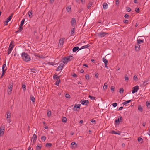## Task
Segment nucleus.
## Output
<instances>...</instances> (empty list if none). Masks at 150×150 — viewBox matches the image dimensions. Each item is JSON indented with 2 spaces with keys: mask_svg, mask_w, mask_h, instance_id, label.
<instances>
[{
  "mask_svg": "<svg viewBox=\"0 0 150 150\" xmlns=\"http://www.w3.org/2000/svg\"><path fill=\"white\" fill-rule=\"evenodd\" d=\"M21 56L22 59L25 62H28L31 60L30 56L25 52L22 53Z\"/></svg>",
  "mask_w": 150,
  "mask_h": 150,
  "instance_id": "nucleus-1",
  "label": "nucleus"
},
{
  "mask_svg": "<svg viewBox=\"0 0 150 150\" xmlns=\"http://www.w3.org/2000/svg\"><path fill=\"white\" fill-rule=\"evenodd\" d=\"M73 57L71 56H67L63 58L62 60V61L65 64H67L73 59Z\"/></svg>",
  "mask_w": 150,
  "mask_h": 150,
  "instance_id": "nucleus-2",
  "label": "nucleus"
},
{
  "mask_svg": "<svg viewBox=\"0 0 150 150\" xmlns=\"http://www.w3.org/2000/svg\"><path fill=\"white\" fill-rule=\"evenodd\" d=\"M13 44L14 42L13 41H12L10 43L8 49V55H9L11 52V51L14 47Z\"/></svg>",
  "mask_w": 150,
  "mask_h": 150,
  "instance_id": "nucleus-3",
  "label": "nucleus"
},
{
  "mask_svg": "<svg viewBox=\"0 0 150 150\" xmlns=\"http://www.w3.org/2000/svg\"><path fill=\"white\" fill-rule=\"evenodd\" d=\"M81 106V105L80 104H75L74 105V108H73V110L74 111H79L80 108Z\"/></svg>",
  "mask_w": 150,
  "mask_h": 150,
  "instance_id": "nucleus-4",
  "label": "nucleus"
},
{
  "mask_svg": "<svg viewBox=\"0 0 150 150\" xmlns=\"http://www.w3.org/2000/svg\"><path fill=\"white\" fill-rule=\"evenodd\" d=\"M71 25L73 27H75L76 25V22L75 18H72Z\"/></svg>",
  "mask_w": 150,
  "mask_h": 150,
  "instance_id": "nucleus-5",
  "label": "nucleus"
},
{
  "mask_svg": "<svg viewBox=\"0 0 150 150\" xmlns=\"http://www.w3.org/2000/svg\"><path fill=\"white\" fill-rule=\"evenodd\" d=\"M4 131V126L1 125L0 127V136H2Z\"/></svg>",
  "mask_w": 150,
  "mask_h": 150,
  "instance_id": "nucleus-6",
  "label": "nucleus"
},
{
  "mask_svg": "<svg viewBox=\"0 0 150 150\" xmlns=\"http://www.w3.org/2000/svg\"><path fill=\"white\" fill-rule=\"evenodd\" d=\"M139 89V86H136L133 87L132 88V93L133 94L136 92Z\"/></svg>",
  "mask_w": 150,
  "mask_h": 150,
  "instance_id": "nucleus-7",
  "label": "nucleus"
},
{
  "mask_svg": "<svg viewBox=\"0 0 150 150\" xmlns=\"http://www.w3.org/2000/svg\"><path fill=\"white\" fill-rule=\"evenodd\" d=\"M13 85L11 84H9L8 88V94H11L12 90Z\"/></svg>",
  "mask_w": 150,
  "mask_h": 150,
  "instance_id": "nucleus-8",
  "label": "nucleus"
},
{
  "mask_svg": "<svg viewBox=\"0 0 150 150\" xmlns=\"http://www.w3.org/2000/svg\"><path fill=\"white\" fill-rule=\"evenodd\" d=\"M64 40L65 38H61L59 40V45L60 46H62L63 45Z\"/></svg>",
  "mask_w": 150,
  "mask_h": 150,
  "instance_id": "nucleus-9",
  "label": "nucleus"
},
{
  "mask_svg": "<svg viewBox=\"0 0 150 150\" xmlns=\"http://www.w3.org/2000/svg\"><path fill=\"white\" fill-rule=\"evenodd\" d=\"M80 102L83 105H87L88 103V101L87 100H81Z\"/></svg>",
  "mask_w": 150,
  "mask_h": 150,
  "instance_id": "nucleus-10",
  "label": "nucleus"
},
{
  "mask_svg": "<svg viewBox=\"0 0 150 150\" xmlns=\"http://www.w3.org/2000/svg\"><path fill=\"white\" fill-rule=\"evenodd\" d=\"M108 33L106 32H101L98 34V35L99 37L102 38L105 36Z\"/></svg>",
  "mask_w": 150,
  "mask_h": 150,
  "instance_id": "nucleus-11",
  "label": "nucleus"
},
{
  "mask_svg": "<svg viewBox=\"0 0 150 150\" xmlns=\"http://www.w3.org/2000/svg\"><path fill=\"white\" fill-rule=\"evenodd\" d=\"M6 64H4L2 66V71H3V74L2 75H3V74H4V73L5 72V71L7 69V68L6 67Z\"/></svg>",
  "mask_w": 150,
  "mask_h": 150,
  "instance_id": "nucleus-12",
  "label": "nucleus"
},
{
  "mask_svg": "<svg viewBox=\"0 0 150 150\" xmlns=\"http://www.w3.org/2000/svg\"><path fill=\"white\" fill-rule=\"evenodd\" d=\"M103 7L104 9H106L108 8V4L106 3H103Z\"/></svg>",
  "mask_w": 150,
  "mask_h": 150,
  "instance_id": "nucleus-13",
  "label": "nucleus"
},
{
  "mask_svg": "<svg viewBox=\"0 0 150 150\" xmlns=\"http://www.w3.org/2000/svg\"><path fill=\"white\" fill-rule=\"evenodd\" d=\"M13 14L12 13L9 17L8 18H7L6 21H7V22H8L12 18V17H13Z\"/></svg>",
  "mask_w": 150,
  "mask_h": 150,
  "instance_id": "nucleus-14",
  "label": "nucleus"
},
{
  "mask_svg": "<svg viewBox=\"0 0 150 150\" xmlns=\"http://www.w3.org/2000/svg\"><path fill=\"white\" fill-rule=\"evenodd\" d=\"M137 42L138 44H141V43H143L144 42V40H142L141 39H137Z\"/></svg>",
  "mask_w": 150,
  "mask_h": 150,
  "instance_id": "nucleus-15",
  "label": "nucleus"
},
{
  "mask_svg": "<svg viewBox=\"0 0 150 150\" xmlns=\"http://www.w3.org/2000/svg\"><path fill=\"white\" fill-rule=\"evenodd\" d=\"M89 46V45L88 44L85 45H84V46H82L79 49V50H81L82 49H83L87 48H88V47Z\"/></svg>",
  "mask_w": 150,
  "mask_h": 150,
  "instance_id": "nucleus-16",
  "label": "nucleus"
},
{
  "mask_svg": "<svg viewBox=\"0 0 150 150\" xmlns=\"http://www.w3.org/2000/svg\"><path fill=\"white\" fill-rule=\"evenodd\" d=\"M79 49V47L78 46L75 47H74L73 49L72 50L74 52H76L77 50H78Z\"/></svg>",
  "mask_w": 150,
  "mask_h": 150,
  "instance_id": "nucleus-17",
  "label": "nucleus"
},
{
  "mask_svg": "<svg viewBox=\"0 0 150 150\" xmlns=\"http://www.w3.org/2000/svg\"><path fill=\"white\" fill-rule=\"evenodd\" d=\"M131 101H132V100H129L126 101H125L124 102H123L122 103V104L124 105H126L127 104H128V103L131 102Z\"/></svg>",
  "mask_w": 150,
  "mask_h": 150,
  "instance_id": "nucleus-18",
  "label": "nucleus"
},
{
  "mask_svg": "<svg viewBox=\"0 0 150 150\" xmlns=\"http://www.w3.org/2000/svg\"><path fill=\"white\" fill-rule=\"evenodd\" d=\"M75 30V27H73V28L71 30V35H73L74 33Z\"/></svg>",
  "mask_w": 150,
  "mask_h": 150,
  "instance_id": "nucleus-19",
  "label": "nucleus"
},
{
  "mask_svg": "<svg viewBox=\"0 0 150 150\" xmlns=\"http://www.w3.org/2000/svg\"><path fill=\"white\" fill-rule=\"evenodd\" d=\"M42 147V145L40 144L36 146V149L37 150H40Z\"/></svg>",
  "mask_w": 150,
  "mask_h": 150,
  "instance_id": "nucleus-20",
  "label": "nucleus"
},
{
  "mask_svg": "<svg viewBox=\"0 0 150 150\" xmlns=\"http://www.w3.org/2000/svg\"><path fill=\"white\" fill-rule=\"evenodd\" d=\"M112 133L114 134H118V135H120V132H116L114 131H112Z\"/></svg>",
  "mask_w": 150,
  "mask_h": 150,
  "instance_id": "nucleus-21",
  "label": "nucleus"
},
{
  "mask_svg": "<svg viewBox=\"0 0 150 150\" xmlns=\"http://www.w3.org/2000/svg\"><path fill=\"white\" fill-rule=\"evenodd\" d=\"M30 99L31 101L33 102H34L35 101V99L34 97L33 96H31Z\"/></svg>",
  "mask_w": 150,
  "mask_h": 150,
  "instance_id": "nucleus-22",
  "label": "nucleus"
},
{
  "mask_svg": "<svg viewBox=\"0 0 150 150\" xmlns=\"http://www.w3.org/2000/svg\"><path fill=\"white\" fill-rule=\"evenodd\" d=\"M28 16L30 18H31L32 16L31 15L32 14V11L31 10H30L28 13Z\"/></svg>",
  "mask_w": 150,
  "mask_h": 150,
  "instance_id": "nucleus-23",
  "label": "nucleus"
},
{
  "mask_svg": "<svg viewBox=\"0 0 150 150\" xmlns=\"http://www.w3.org/2000/svg\"><path fill=\"white\" fill-rule=\"evenodd\" d=\"M51 115V112L50 110H48L47 111V115L48 117H50Z\"/></svg>",
  "mask_w": 150,
  "mask_h": 150,
  "instance_id": "nucleus-24",
  "label": "nucleus"
},
{
  "mask_svg": "<svg viewBox=\"0 0 150 150\" xmlns=\"http://www.w3.org/2000/svg\"><path fill=\"white\" fill-rule=\"evenodd\" d=\"M140 48V46L139 45H138L137 46H135V49L136 50L138 51L139 50Z\"/></svg>",
  "mask_w": 150,
  "mask_h": 150,
  "instance_id": "nucleus-25",
  "label": "nucleus"
},
{
  "mask_svg": "<svg viewBox=\"0 0 150 150\" xmlns=\"http://www.w3.org/2000/svg\"><path fill=\"white\" fill-rule=\"evenodd\" d=\"M60 82V80L59 79H57V81H56L55 82V85L57 86H58Z\"/></svg>",
  "mask_w": 150,
  "mask_h": 150,
  "instance_id": "nucleus-26",
  "label": "nucleus"
},
{
  "mask_svg": "<svg viewBox=\"0 0 150 150\" xmlns=\"http://www.w3.org/2000/svg\"><path fill=\"white\" fill-rule=\"evenodd\" d=\"M138 110L139 111L141 112L143 111V108L141 106H139L138 107Z\"/></svg>",
  "mask_w": 150,
  "mask_h": 150,
  "instance_id": "nucleus-27",
  "label": "nucleus"
},
{
  "mask_svg": "<svg viewBox=\"0 0 150 150\" xmlns=\"http://www.w3.org/2000/svg\"><path fill=\"white\" fill-rule=\"evenodd\" d=\"M133 79L135 81H137L138 78L137 76L136 75H134L133 77Z\"/></svg>",
  "mask_w": 150,
  "mask_h": 150,
  "instance_id": "nucleus-28",
  "label": "nucleus"
},
{
  "mask_svg": "<svg viewBox=\"0 0 150 150\" xmlns=\"http://www.w3.org/2000/svg\"><path fill=\"white\" fill-rule=\"evenodd\" d=\"M37 138V136L35 134H33V142H34L35 141Z\"/></svg>",
  "mask_w": 150,
  "mask_h": 150,
  "instance_id": "nucleus-29",
  "label": "nucleus"
},
{
  "mask_svg": "<svg viewBox=\"0 0 150 150\" xmlns=\"http://www.w3.org/2000/svg\"><path fill=\"white\" fill-rule=\"evenodd\" d=\"M71 9V7L70 6H68L66 7V10L67 11L69 12L70 11Z\"/></svg>",
  "mask_w": 150,
  "mask_h": 150,
  "instance_id": "nucleus-30",
  "label": "nucleus"
},
{
  "mask_svg": "<svg viewBox=\"0 0 150 150\" xmlns=\"http://www.w3.org/2000/svg\"><path fill=\"white\" fill-rule=\"evenodd\" d=\"M93 4V2H89V3L88 4V9H89V8H90L91 7V6Z\"/></svg>",
  "mask_w": 150,
  "mask_h": 150,
  "instance_id": "nucleus-31",
  "label": "nucleus"
},
{
  "mask_svg": "<svg viewBox=\"0 0 150 150\" xmlns=\"http://www.w3.org/2000/svg\"><path fill=\"white\" fill-rule=\"evenodd\" d=\"M71 144L73 147L75 148L76 146V144L75 142H72L71 143Z\"/></svg>",
  "mask_w": 150,
  "mask_h": 150,
  "instance_id": "nucleus-32",
  "label": "nucleus"
},
{
  "mask_svg": "<svg viewBox=\"0 0 150 150\" xmlns=\"http://www.w3.org/2000/svg\"><path fill=\"white\" fill-rule=\"evenodd\" d=\"M25 21V19H23L21 21L20 25H21V26H23L24 24Z\"/></svg>",
  "mask_w": 150,
  "mask_h": 150,
  "instance_id": "nucleus-33",
  "label": "nucleus"
},
{
  "mask_svg": "<svg viewBox=\"0 0 150 150\" xmlns=\"http://www.w3.org/2000/svg\"><path fill=\"white\" fill-rule=\"evenodd\" d=\"M52 144L50 143H47L46 144L45 146L46 147H50L52 146Z\"/></svg>",
  "mask_w": 150,
  "mask_h": 150,
  "instance_id": "nucleus-34",
  "label": "nucleus"
},
{
  "mask_svg": "<svg viewBox=\"0 0 150 150\" xmlns=\"http://www.w3.org/2000/svg\"><path fill=\"white\" fill-rule=\"evenodd\" d=\"M6 119H10L11 117L10 113L9 112H7Z\"/></svg>",
  "mask_w": 150,
  "mask_h": 150,
  "instance_id": "nucleus-35",
  "label": "nucleus"
},
{
  "mask_svg": "<svg viewBox=\"0 0 150 150\" xmlns=\"http://www.w3.org/2000/svg\"><path fill=\"white\" fill-rule=\"evenodd\" d=\"M22 88L23 91H25L26 90V86L25 84H23L22 85Z\"/></svg>",
  "mask_w": 150,
  "mask_h": 150,
  "instance_id": "nucleus-36",
  "label": "nucleus"
},
{
  "mask_svg": "<svg viewBox=\"0 0 150 150\" xmlns=\"http://www.w3.org/2000/svg\"><path fill=\"white\" fill-rule=\"evenodd\" d=\"M62 68H63L62 67L59 66L57 69V71H59L60 70H61Z\"/></svg>",
  "mask_w": 150,
  "mask_h": 150,
  "instance_id": "nucleus-37",
  "label": "nucleus"
},
{
  "mask_svg": "<svg viewBox=\"0 0 150 150\" xmlns=\"http://www.w3.org/2000/svg\"><path fill=\"white\" fill-rule=\"evenodd\" d=\"M41 139L42 141H45L46 139V137L44 136H42L41 137Z\"/></svg>",
  "mask_w": 150,
  "mask_h": 150,
  "instance_id": "nucleus-38",
  "label": "nucleus"
},
{
  "mask_svg": "<svg viewBox=\"0 0 150 150\" xmlns=\"http://www.w3.org/2000/svg\"><path fill=\"white\" fill-rule=\"evenodd\" d=\"M125 80H129V77L128 75L127 74H126L125 76Z\"/></svg>",
  "mask_w": 150,
  "mask_h": 150,
  "instance_id": "nucleus-39",
  "label": "nucleus"
},
{
  "mask_svg": "<svg viewBox=\"0 0 150 150\" xmlns=\"http://www.w3.org/2000/svg\"><path fill=\"white\" fill-rule=\"evenodd\" d=\"M103 61L105 63V64H107L108 62V60L105 59L104 58H103Z\"/></svg>",
  "mask_w": 150,
  "mask_h": 150,
  "instance_id": "nucleus-40",
  "label": "nucleus"
},
{
  "mask_svg": "<svg viewBox=\"0 0 150 150\" xmlns=\"http://www.w3.org/2000/svg\"><path fill=\"white\" fill-rule=\"evenodd\" d=\"M146 105L148 108H150V103H149L148 101L146 102Z\"/></svg>",
  "mask_w": 150,
  "mask_h": 150,
  "instance_id": "nucleus-41",
  "label": "nucleus"
},
{
  "mask_svg": "<svg viewBox=\"0 0 150 150\" xmlns=\"http://www.w3.org/2000/svg\"><path fill=\"white\" fill-rule=\"evenodd\" d=\"M124 90L122 88H121L120 89L119 92L120 94H122L123 93Z\"/></svg>",
  "mask_w": 150,
  "mask_h": 150,
  "instance_id": "nucleus-42",
  "label": "nucleus"
},
{
  "mask_svg": "<svg viewBox=\"0 0 150 150\" xmlns=\"http://www.w3.org/2000/svg\"><path fill=\"white\" fill-rule=\"evenodd\" d=\"M62 120L63 122H66L67 121V118L65 117H63Z\"/></svg>",
  "mask_w": 150,
  "mask_h": 150,
  "instance_id": "nucleus-43",
  "label": "nucleus"
},
{
  "mask_svg": "<svg viewBox=\"0 0 150 150\" xmlns=\"http://www.w3.org/2000/svg\"><path fill=\"white\" fill-rule=\"evenodd\" d=\"M23 29L22 26H21V25H19V27L18 28V31L20 32Z\"/></svg>",
  "mask_w": 150,
  "mask_h": 150,
  "instance_id": "nucleus-44",
  "label": "nucleus"
},
{
  "mask_svg": "<svg viewBox=\"0 0 150 150\" xmlns=\"http://www.w3.org/2000/svg\"><path fill=\"white\" fill-rule=\"evenodd\" d=\"M115 122L117 124L119 123V122H120L119 119H118V118L117 119H116L115 120Z\"/></svg>",
  "mask_w": 150,
  "mask_h": 150,
  "instance_id": "nucleus-45",
  "label": "nucleus"
},
{
  "mask_svg": "<svg viewBox=\"0 0 150 150\" xmlns=\"http://www.w3.org/2000/svg\"><path fill=\"white\" fill-rule=\"evenodd\" d=\"M64 64H64L63 62L60 64L59 66L63 68Z\"/></svg>",
  "mask_w": 150,
  "mask_h": 150,
  "instance_id": "nucleus-46",
  "label": "nucleus"
},
{
  "mask_svg": "<svg viewBox=\"0 0 150 150\" xmlns=\"http://www.w3.org/2000/svg\"><path fill=\"white\" fill-rule=\"evenodd\" d=\"M53 78L54 79H57V78H59V77L57 75H54L53 76Z\"/></svg>",
  "mask_w": 150,
  "mask_h": 150,
  "instance_id": "nucleus-47",
  "label": "nucleus"
},
{
  "mask_svg": "<svg viewBox=\"0 0 150 150\" xmlns=\"http://www.w3.org/2000/svg\"><path fill=\"white\" fill-rule=\"evenodd\" d=\"M11 121V120L10 119H7L6 123H10Z\"/></svg>",
  "mask_w": 150,
  "mask_h": 150,
  "instance_id": "nucleus-48",
  "label": "nucleus"
},
{
  "mask_svg": "<svg viewBox=\"0 0 150 150\" xmlns=\"http://www.w3.org/2000/svg\"><path fill=\"white\" fill-rule=\"evenodd\" d=\"M139 9L138 8H136L135 9V11L136 12L138 13L139 12Z\"/></svg>",
  "mask_w": 150,
  "mask_h": 150,
  "instance_id": "nucleus-49",
  "label": "nucleus"
},
{
  "mask_svg": "<svg viewBox=\"0 0 150 150\" xmlns=\"http://www.w3.org/2000/svg\"><path fill=\"white\" fill-rule=\"evenodd\" d=\"M89 97L91 100L95 99V97H94L90 95V96H89Z\"/></svg>",
  "mask_w": 150,
  "mask_h": 150,
  "instance_id": "nucleus-50",
  "label": "nucleus"
},
{
  "mask_svg": "<svg viewBox=\"0 0 150 150\" xmlns=\"http://www.w3.org/2000/svg\"><path fill=\"white\" fill-rule=\"evenodd\" d=\"M117 105V103H115L112 104V106L114 107H115Z\"/></svg>",
  "mask_w": 150,
  "mask_h": 150,
  "instance_id": "nucleus-51",
  "label": "nucleus"
},
{
  "mask_svg": "<svg viewBox=\"0 0 150 150\" xmlns=\"http://www.w3.org/2000/svg\"><path fill=\"white\" fill-rule=\"evenodd\" d=\"M65 96L66 98H70V95L68 94H66Z\"/></svg>",
  "mask_w": 150,
  "mask_h": 150,
  "instance_id": "nucleus-52",
  "label": "nucleus"
},
{
  "mask_svg": "<svg viewBox=\"0 0 150 150\" xmlns=\"http://www.w3.org/2000/svg\"><path fill=\"white\" fill-rule=\"evenodd\" d=\"M118 119H119V120L120 121V122H121L122 120V117L121 116H120L118 117Z\"/></svg>",
  "mask_w": 150,
  "mask_h": 150,
  "instance_id": "nucleus-53",
  "label": "nucleus"
},
{
  "mask_svg": "<svg viewBox=\"0 0 150 150\" xmlns=\"http://www.w3.org/2000/svg\"><path fill=\"white\" fill-rule=\"evenodd\" d=\"M98 73H96L95 74V77L96 78H98Z\"/></svg>",
  "mask_w": 150,
  "mask_h": 150,
  "instance_id": "nucleus-54",
  "label": "nucleus"
},
{
  "mask_svg": "<svg viewBox=\"0 0 150 150\" xmlns=\"http://www.w3.org/2000/svg\"><path fill=\"white\" fill-rule=\"evenodd\" d=\"M85 78L86 79H88L89 78V75H88V74H86L85 75Z\"/></svg>",
  "mask_w": 150,
  "mask_h": 150,
  "instance_id": "nucleus-55",
  "label": "nucleus"
},
{
  "mask_svg": "<svg viewBox=\"0 0 150 150\" xmlns=\"http://www.w3.org/2000/svg\"><path fill=\"white\" fill-rule=\"evenodd\" d=\"M114 89H115V87L114 86H111V89L112 91H114Z\"/></svg>",
  "mask_w": 150,
  "mask_h": 150,
  "instance_id": "nucleus-56",
  "label": "nucleus"
},
{
  "mask_svg": "<svg viewBox=\"0 0 150 150\" xmlns=\"http://www.w3.org/2000/svg\"><path fill=\"white\" fill-rule=\"evenodd\" d=\"M142 139L141 138L139 137L138 138V141L139 142H141V141H142Z\"/></svg>",
  "mask_w": 150,
  "mask_h": 150,
  "instance_id": "nucleus-57",
  "label": "nucleus"
},
{
  "mask_svg": "<svg viewBox=\"0 0 150 150\" xmlns=\"http://www.w3.org/2000/svg\"><path fill=\"white\" fill-rule=\"evenodd\" d=\"M127 11L129 12L131 11V9L129 7H127Z\"/></svg>",
  "mask_w": 150,
  "mask_h": 150,
  "instance_id": "nucleus-58",
  "label": "nucleus"
},
{
  "mask_svg": "<svg viewBox=\"0 0 150 150\" xmlns=\"http://www.w3.org/2000/svg\"><path fill=\"white\" fill-rule=\"evenodd\" d=\"M128 21L127 20H124L123 21V22L125 23H128Z\"/></svg>",
  "mask_w": 150,
  "mask_h": 150,
  "instance_id": "nucleus-59",
  "label": "nucleus"
},
{
  "mask_svg": "<svg viewBox=\"0 0 150 150\" xmlns=\"http://www.w3.org/2000/svg\"><path fill=\"white\" fill-rule=\"evenodd\" d=\"M81 3L83 4H84L85 3V0H81Z\"/></svg>",
  "mask_w": 150,
  "mask_h": 150,
  "instance_id": "nucleus-60",
  "label": "nucleus"
},
{
  "mask_svg": "<svg viewBox=\"0 0 150 150\" xmlns=\"http://www.w3.org/2000/svg\"><path fill=\"white\" fill-rule=\"evenodd\" d=\"M129 15H128L127 14H125L124 16L126 18H128V17H129Z\"/></svg>",
  "mask_w": 150,
  "mask_h": 150,
  "instance_id": "nucleus-61",
  "label": "nucleus"
},
{
  "mask_svg": "<svg viewBox=\"0 0 150 150\" xmlns=\"http://www.w3.org/2000/svg\"><path fill=\"white\" fill-rule=\"evenodd\" d=\"M123 107H120L119 108L118 110H121L123 109Z\"/></svg>",
  "mask_w": 150,
  "mask_h": 150,
  "instance_id": "nucleus-62",
  "label": "nucleus"
},
{
  "mask_svg": "<svg viewBox=\"0 0 150 150\" xmlns=\"http://www.w3.org/2000/svg\"><path fill=\"white\" fill-rule=\"evenodd\" d=\"M107 86H104L103 87V88L104 90H105L107 89Z\"/></svg>",
  "mask_w": 150,
  "mask_h": 150,
  "instance_id": "nucleus-63",
  "label": "nucleus"
},
{
  "mask_svg": "<svg viewBox=\"0 0 150 150\" xmlns=\"http://www.w3.org/2000/svg\"><path fill=\"white\" fill-rule=\"evenodd\" d=\"M8 22H7V21H5L4 22V24H5V25H7L8 24Z\"/></svg>",
  "mask_w": 150,
  "mask_h": 150,
  "instance_id": "nucleus-64",
  "label": "nucleus"
}]
</instances>
